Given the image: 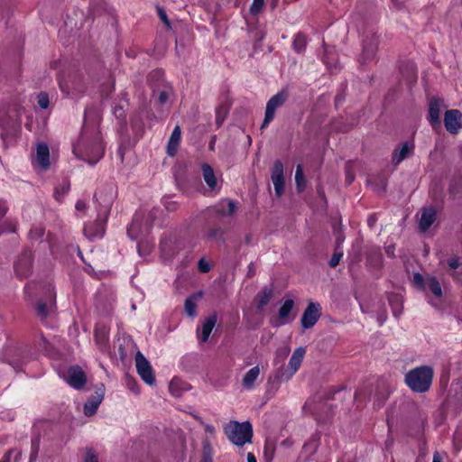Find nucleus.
<instances>
[{
    "label": "nucleus",
    "mask_w": 462,
    "mask_h": 462,
    "mask_svg": "<svg viewBox=\"0 0 462 462\" xmlns=\"http://www.w3.org/2000/svg\"><path fill=\"white\" fill-rule=\"evenodd\" d=\"M199 268L202 273H208L209 271V266L207 263H204L203 260L199 261Z\"/></svg>",
    "instance_id": "45"
},
{
    "label": "nucleus",
    "mask_w": 462,
    "mask_h": 462,
    "mask_svg": "<svg viewBox=\"0 0 462 462\" xmlns=\"http://www.w3.org/2000/svg\"><path fill=\"white\" fill-rule=\"evenodd\" d=\"M217 314L213 313L211 314L210 316H208L203 325H202V328H201V331H198V337H199V339L201 341V342H207L209 336H210V333L212 332L216 323H217Z\"/></svg>",
    "instance_id": "15"
},
{
    "label": "nucleus",
    "mask_w": 462,
    "mask_h": 462,
    "mask_svg": "<svg viewBox=\"0 0 462 462\" xmlns=\"http://www.w3.org/2000/svg\"><path fill=\"white\" fill-rule=\"evenodd\" d=\"M174 384H175V382L171 381V383H170V391H171V393L174 396H179L180 395V392L179 391H174Z\"/></svg>",
    "instance_id": "52"
},
{
    "label": "nucleus",
    "mask_w": 462,
    "mask_h": 462,
    "mask_svg": "<svg viewBox=\"0 0 462 462\" xmlns=\"http://www.w3.org/2000/svg\"><path fill=\"white\" fill-rule=\"evenodd\" d=\"M343 257L342 249H338V245L336 246L335 253L329 261V266L335 268L339 263L341 258Z\"/></svg>",
    "instance_id": "33"
},
{
    "label": "nucleus",
    "mask_w": 462,
    "mask_h": 462,
    "mask_svg": "<svg viewBox=\"0 0 462 462\" xmlns=\"http://www.w3.org/2000/svg\"><path fill=\"white\" fill-rule=\"evenodd\" d=\"M129 236L132 239H136L140 233H143L141 223L138 217H135L127 230Z\"/></svg>",
    "instance_id": "30"
},
{
    "label": "nucleus",
    "mask_w": 462,
    "mask_h": 462,
    "mask_svg": "<svg viewBox=\"0 0 462 462\" xmlns=\"http://www.w3.org/2000/svg\"><path fill=\"white\" fill-rule=\"evenodd\" d=\"M273 295V288H264L258 295V310H262L266 306Z\"/></svg>",
    "instance_id": "27"
},
{
    "label": "nucleus",
    "mask_w": 462,
    "mask_h": 462,
    "mask_svg": "<svg viewBox=\"0 0 462 462\" xmlns=\"http://www.w3.org/2000/svg\"><path fill=\"white\" fill-rule=\"evenodd\" d=\"M42 346L45 350H47V345H48V342L46 340V338L42 337Z\"/></svg>",
    "instance_id": "56"
},
{
    "label": "nucleus",
    "mask_w": 462,
    "mask_h": 462,
    "mask_svg": "<svg viewBox=\"0 0 462 462\" xmlns=\"http://www.w3.org/2000/svg\"><path fill=\"white\" fill-rule=\"evenodd\" d=\"M195 418H196V419H197L200 423L204 424V422L202 421V420H201L200 418H199V417H197V416H195Z\"/></svg>",
    "instance_id": "60"
},
{
    "label": "nucleus",
    "mask_w": 462,
    "mask_h": 462,
    "mask_svg": "<svg viewBox=\"0 0 462 462\" xmlns=\"http://www.w3.org/2000/svg\"><path fill=\"white\" fill-rule=\"evenodd\" d=\"M382 254L378 248H371L367 255V264L373 268H377L382 263Z\"/></svg>",
    "instance_id": "25"
},
{
    "label": "nucleus",
    "mask_w": 462,
    "mask_h": 462,
    "mask_svg": "<svg viewBox=\"0 0 462 462\" xmlns=\"http://www.w3.org/2000/svg\"><path fill=\"white\" fill-rule=\"evenodd\" d=\"M432 462H442V457L439 452L434 453Z\"/></svg>",
    "instance_id": "53"
},
{
    "label": "nucleus",
    "mask_w": 462,
    "mask_h": 462,
    "mask_svg": "<svg viewBox=\"0 0 462 462\" xmlns=\"http://www.w3.org/2000/svg\"><path fill=\"white\" fill-rule=\"evenodd\" d=\"M201 462H213V449L208 439L203 440Z\"/></svg>",
    "instance_id": "32"
},
{
    "label": "nucleus",
    "mask_w": 462,
    "mask_h": 462,
    "mask_svg": "<svg viewBox=\"0 0 462 462\" xmlns=\"http://www.w3.org/2000/svg\"><path fill=\"white\" fill-rule=\"evenodd\" d=\"M16 272L20 275H25V273H26V267L25 266L23 267V263L22 260H20L19 263L16 265Z\"/></svg>",
    "instance_id": "42"
},
{
    "label": "nucleus",
    "mask_w": 462,
    "mask_h": 462,
    "mask_svg": "<svg viewBox=\"0 0 462 462\" xmlns=\"http://www.w3.org/2000/svg\"><path fill=\"white\" fill-rule=\"evenodd\" d=\"M135 366L138 374L149 385L155 383V376L153 370L149 361L143 356L141 352H137L135 355Z\"/></svg>",
    "instance_id": "6"
},
{
    "label": "nucleus",
    "mask_w": 462,
    "mask_h": 462,
    "mask_svg": "<svg viewBox=\"0 0 462 462\" xmlns=\"http://www.w3.org/2000/svg\"><path fill=\"white\" fill-rule=\"evenodd\" d=\"M37 103L41 108L46 109L50 104V99H49L48 94L45 92H41L37 96Z\"/></svg>",
    "instance_id": "35"
},
{
    "label": "nucleus",
    "mask_w": 462,
    "mask_h": 462,
    "mask_svg": "<svg viewBox=\"0 0 462 462\" xmlns=\"http://www.w3.org/2000/svg\"><path fill=\"white\" fill-rule=\"evenodd\" d=\"M378 46V38L375 35H371L364 43L363 57L365 60H371L375 57Z\"/></svg>",
    "instance_id": "16"
},
{
    "label": "nucleus",
    "mask_w": 462,
    "mask_h": 462,
    "mask_svg": "<svg viewBox=\"0 0 462 462\" xmlns=\"http://www.w3.org/2000/svg\"><path fill=\"white\" fill-rule=\"evenodd\" d=\"M181 131L179 125H176L171 134L167 145V153L170 156H174L177 152L178 146L180 141Z\"/></svg>",
    "instance_id": "18"
},
{
    "label": "nucleus",
    "mask_w": 462,
    "mask_h": 462,
    "mask_svg": "<svg viewBox=\"0 0 462 462\" xmlns=\"http://www.w3.org/2000/svg\"><path fill=\"white\" fill-rule=\"evenodd\" d=\"M264 4V0H253V4L251 5L250 10L253 14H258Z\"/></svg>",
    "instance_id": "37"
},
{
    "label": "nucleus",
    "mask_w": 462,
    "mask_h": 462,
    "mask_svg": "<svg viewBox=\"0 0 462 462\" xmlns=\"http://www.w3.org/2000/svg\"><path fill=\"white\" fill-rule=\"evenodd\" d=\"M259 374L260 368L258 365L254 366L249 371H247L242 379V385L244 386V388H245L246 390L253 389Z\"/></svg>",
    "instance_id": "19"
},
{
    "label": "nucleus",
    "mask_w": 462,
    "mask_h": 462,
    "mask_svg": "<svg viewBox=\"0 0 462 462\" xmlns=\"http://www.w3.org/2000/svg\"><path fill=\"white\" fill-rule=\"evenodd\" d=\"M441 102L439 98H432L430 101L429 116L432 125L439 123Z\"/></svg>",
    "instance_id": "21"
},
{
    "label": "nucleus",
    "mask_w": 462,
    "mask_h": 462,
    "mask_svg": "<svg viewBox=\"0 0 462 462\" xmlns=\"http://www.w3.org/2000/svg\"><path fill=\"white\" fill-rule=\"evenodd\" d=\"M321 316V307L317 302H310L304 310L300 323L304 328H312Z\"/></svg>",
    "instance_id": "10"
},
{
    "label": "nucleus",
    "mask_w": 462,
    "mask_h": 462,
    "mask_svg": "<svg viewBox=\"0 0 462 462\" xmlns=\"http://www.w3.org/2000/svg\"><path fill=\"white\" fill-rule=\"evenodd\" d=\"M169 98V95L166 91H162L159 95V101L161 104H164L167 102Z\"/></svg>",
    "instance_id": "46"
},
{
    "label": "nucleus",
    "mask_w": 462,
    "mask_h": 462,
    "mask_svg": "<svg viewBox=\"0 0 462 462\" xmlns=\"http://www.w3.org/2000/svg\"><path fill=\"white\" fill-rule=\"evenodd\" d=\"M218 234V231L217 230H215V231H212L210 234H209V236L210 237H215L217 236V235Z\"/></svg>",
    "instance_id": "57"
},
{
    "label": "nucleus",
    "mask_w": 462,
    "mask_h": 462,
    "mask_svg": "<svg viewBox=\"0 0 462 462\" xmlns=\"http://www.w3.org/2000/svg\"><path fill=\"white\" fill-rule=\"evenodd\" d=\"M306 45H307V39H306L305 35H303L302 33H298L295 36L293 42H292L293 50L298 53H301L305 51Z\"/></svg>",
    "instance_id": "28"
},
{
    "label": "nucleus",
    "mask_w": 462,
    "mask_h": 462,
    "mask_svg": "<svg viewBox=\"0 0 462 462\" xmlns=\"http://www.w3.org/2000/svg\"><path fill=\"white\" fill-rule=\"evenodd\" d=\"M50 152L49 147L45 143H40L37 146L36 158L37 162L42 169H47L50 165L49 162Z\"/></svg>",
    "instance_id": "20"
},
{
    "label": "nucleus",
    "mask_w": 462,
    "mask_h": 462,
    "mask_svg": "<svg viewBox=\"0 0 462 462\" xmlns=\"http://www.w3.org/2000/svg\"><path fill=\"white\" fill-rule=\"evenodd\" d=\"M295 182L299 192H301L306 186V180L300 164L297 165L295 172Z\"/></svg>",
    "instance_id": "29"
},
{
    "label": "nucleus",
    "mask_w": 462,
    "mask_h": 462,
    "mask_svg": "<svg viewBox=\"0 0 462 462\" xmlns=\"http://www.w3.org/2000/svg\"><path fill=\"white\" fill-rule=\"evenodd\" d=\"M201 170L205 182L211 189H214L217 187V180L213 169L208 164H203Z\"/></svg>",
    "instance_id": "24"
},
{
    "label": "nucleus",
    "mask_w": 462,
    "mask_h": 462,
    "mask_svg": "<svg viewBox=\"0 0 462 462\" xmlns=\"http://www.w3.org/2000/svg\"><path fill=\"white\" fill-rule=\"evenodd\" d=\"M222 120H223V119H220L219 116L217 115V123L219 124Z\"/></svg>",
    "instance_id": "59"
},
{
    "label": "nucleus",
    "mask_w": 462,
    "mask_h": 462,
    "mask_svg": "<svg viewBox=\"0 0 462 462\" xmlns=\"http://www.w3.org/2000/svg\"><path fill=\"white\" fill-rule=\"evenodd\" d=\"M293 307V300H286L279 310V319L282 320L285 319L292 310Z\"/></svg>",
    "instance_id": "31"
},
{
    "label": "nucleus",
    "mask_w": 462,
    "mask_h": 462,
    "mask_svg": "<svg viewBox=\"0 0 462 462\" xmlns=\"http://www.w3.org/2000/svg\"><path fill=\"white\" fill-rule=\"evenodd\" d=\"M224 430L228 439L236 446H244L252 441L253 429L248 421H230L224 427Z\"/></svg>",
    "instance_id": "3"
},
{
    "label": "nucleus",
    "mask_w": 462,
    "mask_h": 462,
    "mask_svg": "<svg viewBox=\"0 0 462 462\" xmlns=\"http://www.w3.org/2000/svg\"><path fill=\"white\" fill-rule=\"evenodd\" d=\"M36 453H37V449H36V450H34V452H33V454L32 455V456H36Z\"/></svg>",
    "instance_id": "61"
},
{
    "label": "nucleus",
    "mask_w": 462,
    "mask_h": 462,
    "mask_svg": "<svg viewBox=\"0 0 462 462\" xmlns=\"http://www.w3.org/2000/svg\"><path fill=\"white\" fill-rule=\"evenodd\" d=\"M95 339L98 345H104L106 340L105 332H99L97 329L95 331Z\"/></svg>",
    "instance_id": "40"
},
{
    "label": "nucleus",
    "mask_w": 462,
    "mask_h": 462,
    "mask_svg": "<svg viewBox=\"0 0 462 462\" xmlns=\"http://www.w3.org/2000/svg\"><path fill=\"white\" fill-rule=\"evenodd\" d=\"M385 252H386L387 255H389L390 257H393L394 256V246L393 245H388L385 248Z\"/></svg>",
    "instance_id": "50"
},
{
    "label": "nucleus",
    "mask_w": 462,
    "mask_h": 462,
    "mask_svg": "<svg viewBox=\"0 0 462 462\" xmlns=\"http://www.w3.org/2000/svg\"><path fill=\"white\" fill-rule=\"evenodd\" d=\"M287 99V94L283 91L277 93L270 98L266 104L265 116L262 125V128H264L275 116V111L278 107L282 106Z\"/></svg>",
    "instance_id": "7"
},
{
    "label": "nucleus",
    "mask_w": 462,
    "mask_h": 462,
    "mask_svg": "<svg viewBox=\"0 0 462 462\" xmlns=\"http://www.w3.org/2000/svg\"><path fill=\"white\" fill-rule=\"evenodd\" d=\"M346 180L347 184H351L355 180V175L351 173L349 171H346Z\"/></svg>",
    "instance_id": "49"
},
{
    "label": "nucleus",
    "mask_w": 462,
    "mask_h": 462,
    "mask_svg": "<svg viewBox=\"0 0 462 462\" xmlns=\"http://www.w3.org/2000/svg\"><path fill=\"white\" fill-rule=\"evenodd\" d=\"M414 151V143L405 142L400 148H397L393 152V162L396 165L400 164L403 160L412 155Z\"/></svg>",
    "instance_id": "14"
},
{
    "label": "nucleus",
    "mask_w": 462,
    "mask_h": 462,
    "mask_svg": "<svg viewBox=\"0 0 462 462\" xmlns=\"http://www.w3.org/2000/svg\"><path fill=\"white\" fill-rule=\"evenodd\" d=\"M55 308V302L53 300H50L49 303L39 301L36 306L37 316L41 319H45L50 316Z\"/></svg>",
    "instance_id": "23"
},
{
    "label": "nucleus",
    "mask_w": 462,
    "mask_h": 462,
    "mask_svg": "<svg viewBox=\"0 0 462 462\" xmlns=\"http://www.w3.org/2000/svg\"><path fill=\"white\" fill-rule=\"evenodd\" d=\"M73 151L75 154L86 157L91 164L98 162L104 154V148L99 142L89 143L84 136H81L79 143L74 146Z\"/></svg>",
    "instance_id": "4"
},
{
    "label": "nucleus",
    "mask_w": 462,
    "mask_h": 462,
    "mask_svg": "<svg viewBox=\"0 0 462 462\" xmlns=\"http://www.w3.org/2000/svg\"><path fill=\"white\" fill-rule=\"evenodd\" d=\"M271 180L274 186L275 195L281 198L284 192L285 180L283 163L280 160L275 161L273 163Z\"/></svg>",
    "instance_id": "8"
},
{
    "label": "nucleus",
    "mask_w": 462,
    "mask_h": 462,
    "mask_svg": "<svg viewBox=\"0 0 462 462\" xmlns=\"http://www.w3.org/2000/svg\"><path fill=\"white\" fill-rule=\"evenodd\" d=\"M197 305L192 299H187L185 301V311L189 317H195Z\"/></svg>",
    "instance_id": "34"
},
{
    "label": "nucleus",
    "mask_w": 462,
    "mask_h": 462,
    "mask_svg": "<svg viewBox=\"0 0 462 462\" xmlns=\"http://www.w3.org/2000/svg\"><path fill=\"white\" fill-rule=\"evenodd\" d=\"M247 462H257V461H256V458H255V457L254 456V454H253V453H250V452H249V453L247 454Z\"/></svg>",
    "instance_id": "55"
},
{
    "label": "nucleus",
    "mask_w": 462,
    "mask_h": 462,
    "mask_svg": "<svg viewBox=\"0 0 462 462\" xmlns=\"http://www.w3.org/2000/svg\"><path fill=\"white\" fill-rule=\"evenodd\" d=\"M61 91L69 97L79 98L86 89L84 82L80 79L73 78L64 83H60Z\"/></svg>",
    "instance_id": "9"
},
{
    "label": "nucleus",
    "mask_w": 462,
    "mask_h": 462,
    "mask_svg": "<svg viewBox=\"0 0 462 462\" xmlns=\"http://www.w3.org/2000/svg\"><path fill=\"white\" fill-rule=\"evenodd\" d=\"M436 220V210L433 208H424L419 222V227L423 232L427 231L429 227Z\"/></svg>",
    "instance_id": "17"
},
{
    "label": "nucleus",
    "mask_w": 462,
    "mask_h": 462,
    "mask_svg": "<svg viewBox=\"0 0 462 462\" xmlns=\"http://www.w3.org/2000/svg\"><path fill=\"white\" fill-rule=\"evenodd\" d=\"M114 114L116 117L121 118L125 116L124 110L122 107L116 106L114 108Z\"/></svg>",
    "instance_id": "48"
},
{
    "label": "nucleus",
    "mask_w": 462,
    "mask_h": 462,
    "mask_svg": "<svg viewBox=\"0 0 462 462\" xmlns=\"http://www.w3.org/2000/svg\"><path fill=\"white\" fill-rule=\"evenodd\" d=\"M67 382L71 387L81 389L87 382L86 374L79 366H71L68 371Z\"/></svg>",
    "instance_id": "12"
},
{
    "label": "nucleus",
    "mask_w": 462,
    "mask_h": 462,
    "mask_svg": "<svg viewBox=\"0 0 462 462\" xmlns=\"http://www.w3.org/2000/svg\"><path fill=\"white\" fill-rule=\"evenodd\" d=\"M105 393V387L103 384L97 390L96 394L93 395L84 405V414L86 416H92L96 413L98 406L103 401Z\"/></svg>",
    "instance_id": "13"
},
{
    "label": "nucleus",
    "mask_w": 462,
    "mask_h": 462,
    "mask_svg": "<svg viewBox=\"0 0 462 462\" xmlns=\"http://www.w3.org/2000/svg\"><path fill=\"white\" fill-rule=\"evenodd\" d=\"M21 457L20 451H15V460H18V458Z\"/></svg>",
    "instance_id": "58"
},
{
    "label": "nucleus",
    "mask_w": 462,
    "mask_h": 462,
    "mask_svg": "<svg viewBox=\"0 0 462 462\" xmlns=\"http://www.w3.org/2000/svg\"><path fill=\"white\" fill-rule=\"evenodd\" d=\"M426 285L431 291V292L437 297H442V288L439 282L434 276H427L426 277Z\"/></svg>",
    "instance_id": "26"
},
{
    "label": "nucleus",
    "mask_w": 462,
    "mask_h": 462,
    "mask_svg": "<svg viewBox=\"0 0 462 462\" xmlns=\"http://www.w3.org/2000/svg\"><path fill=\"white\" fill-rule=\"evenodd\" d=\"M16 223L14 221H6L0 226L1 233L15 232Z\"/></svg>",
    "instance_id": "36"
},
{
    "label": "nucleus",
    "mask_w": 462,
    "mask_h": 462,
    "mask_svg": "<svg viewBox=\"0 0 462 462\" xmlns=\"http://www.w3.org/2000/svg\"><path fill=\"white\" fill-rule=\"evenodd\" d=\"M159 16L161 18V20L168 26L170 27V22L167 18V14L166 13L162 10V9H159Z\"/></svg>",
    "instance_id": "43"
},
{
    "label": "nucleus",
    "mask_w": 462,
    "mask_h": 462,
    "mask_svg": "<svg viewBox=\"0 0 462 462\" xmlns=\"http://www.w3.org/2000/svg\"><path fill=\"white\" fill-rule=\"evenodd\" d=\"M8 210L5 201L0 200V217H4Z\"/></svg>",
    "instance_id": "44"
},
{
    "label": "nucleus",
    "mask_w": 462,
    "mask_h": 462,
    "mask_svg": "<svg viewBox=\"0 0 462 462\" xmlns=\"http://www.w3.org/2000/svg\"><path fill=\"white\" fill-rule=\"evenodd\" d=\"M76 209L79 210V211H83L86 209L87 208V204L85 201L83 200H79L77 203H76Z\"/></svg>",
    "instance_id": "47"
},
{
    "label": "nucleus",
    "mask_w": 462,
    "mask_h": 462,
    "mask_svg": "<svg viewBox=\"0 0 462 462\" xmlns=\"http://www.w3.org/2000/svg\"><path fill=\"white\" fill-rule=\"evenodd\" d=\"M96 198L98 203V213L95 227L92 226H86L84 227V234L90 238L102 236L104 235L105 225L108 218L111 206L116 198V190L112 186L107 187L96 193Z\"/></svg>",
    "instance_id": "1"
},
{
    "label": "nucleus",
    "mask_w": 462,
    "mask_h": 462,
    "mask_svg": "<svg viewBox=\"0 0 462 462\" xmlns=\"http://www.w3.org/2000/svg\"><path fill=\"white\" fill-rule=\"evenodd\" d=\"M432 378V368L430 366H420L407 373L405 382L413 392L425 393L430 389Z\"/></svg>",
    "instance_id": "2"
},
{
    "label": "nucleus",
    "mask_w": 462,
    "mask_h": 462,
    "mask_svg": "<svg viewBox=\"0 0 462 462\" xmlns=\"http://www.w3.org/2000/svg\"><path fill=\"white\" fill-rule=\"evenodd\" d=\"M85 462H98L97 455L92 449H87L84 457Z\"/></svg>",
    "instance_id": "39"
},
{
    "label": "nucleus",
    "mask_w": 462,
    "mask_h": 462,
    "mask_svg": "<svg viewBox=\"0 0 462 462\" xmlns=\"http://www.w3.org/2000/svg\"><path fill=\"white\" fill-rule=\"evenodd\" d=\"M237 209L236 203L231 199H222L217 204V213L221 216H231L236 213Z\"/></svg>",
    "instance_id": "22"
},
{
    "label": "nucleus",
    "mask_w": 462,
    "mask_h": 462,
    "mask_svg": "<svg viewBox=\"0 0 462 462\" xmlns=\"http://www.w3.org/2000/svg\"><path fill=\"white\" fill-rule=\"evenodd\" d=\"M306 350L304 347L300 346L296 348L288 364L287 368L284 371L279 373L277 378L280 381H289L299 370L303 361Z\"/></svg>",
    "instance_id": "5"
},
{
    "label": "nucleus",
    "mask_w": 462,
    "mask_h": 462,
    "mask_svg": "<svg viewBox=\"0 0 462 462\" xmlns=\"http://www.w3.org/2000/svg\"><path fill=\"white\" fill-rule=\"evenodd\" d=\"M205 430H206V432L209 433L210 435L215 434V428L212 425L205 424Z\"/></svg>",
    "instance_id": "51"
},
{
    "label": "nucleus",
    "mask_w": 462,
    "mask_h": 462,
    "mask_svg": "<svg viewBox=\"0 0 462 462\" xmlns=\"http://www.w3.org/2000/svg\"><path fill=\"white\" fill-rule=\"evenodd\" d=\"M413 282L420 288L423 289L424 284H426V279L420 273H414L413 275Z\"/></svg>",
    "instance_id": "38"
},
{
    "label": "nucleus",
    "mask_w": 462,
    "mask_h": 462,
    "mask_svg": "<svg viewBox=\"0 0 462 462\" xmlns=\"http://www.w3.org/2000/svg\"><path fill=\"white\" fill-rule=\"evenodd\" d=\"M448 266L452 269V270H456L459 267L460 265V263H459V258L457 257H453V258H450L448 259Z\"/></svg>",
    "instance_id": "41"
},
{
    "label": "nucleus",
    "mask_w": 462,
    "mask_h": 462,
    "mask_svg": "<svg viewBox=\"0 0 462 462\" xmlns=\"http://www.w3.org/2000/svg\"><path fill=\"white\" fill-rule=\"evenodd\" d=\"M444 124L448 132L457 134L462 126V114L457 109L448 110L445 113Z\"/></svg>",
    "instance_id": "11"
},
{
    "label": "nucleus",
    "mask_w": 462,
    "mask_h": 462,
    "mask_svg": "<svg viewBox=\"0 0 462 462\" xmlns=\"http://www.w3.org/2000/svg\"><path fill=\"white\" fill-rule=\"evenodd\" d=\"M343 241H344V237L341 235H338L337 237V245H336V246L338 245V249H341L340 245L343 243Z\"/></svg>",
    "instance_id": "54"
}]
</instances>
